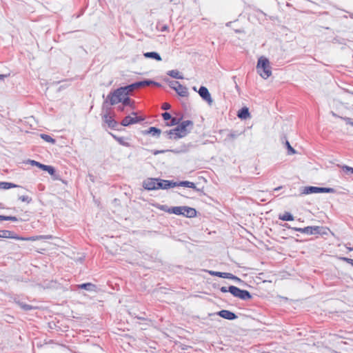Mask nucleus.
I'll return each instance as SVG.
<instances>
[{"instance_id": "6e6552de", "label": "nucleus", "mask_w": 353, "mask_h": 353, "mask_svg": "<svg viewBox=\"0 0 353 353\" xmlns=\"http://www.w3.org/2000/svg\"><path fill=\"white\" fill-rule=\"evenodd\" d=\"M199 96L202 98L203 100L207 102L209 105H212L213 103V99L211 97V94L208 90V88L205 86H201L199 90L197 91Z\"/></svg>"}, {"instance_id": "cd10ccee", "label": "nucleus", "mask_w": 353, "mask_h": 353, "mask_svg": "<svg viewBox=\"0 0 353 353\" xmlns=\"http://www.w3.org/2000/svg\"><path fill=\"white\" fill-rule=\"evenodd\" d=\"M147 133L151 134L154 137H159L161 133V130L156 127H150Z\"/></svg>"}, {"instance_id": "37998d69", "label": "nucleus", "mask_w": 353, "mask_h": 353, "mask_svg": "<svg viewBox=\"0 0 353 353\" xmlns=\"http://www.w3.org/2000/svg\"><path fill=\"white\" fill-rule=\"evenodd\" d=\"M18 219L16 216H5V220L4 221H17Z\"/></svg>"}, {"instance_id": "b1692460", "label": "nucleus", "mask_w": 353, "mask_h": 353, "mask_svg": "<svg viewBox=\"0 0 353 353\" xmlns=\"http://www.w3.org/2000/svg\"><path fill=\"white\" fill-rule=\"evenodd\" d=\"M108 98L109 99L111 105H115L122 101L121 99H118L117 97V96L114 94V92H110L108 94Z\"/></svg>"}, {"instance_id": "412c9836", "label": "nucleus", "mask_w": 353, "mask_h": 353, "mask_svg": "<svg viewBox=\"0 0 353 353\" xmlns=\"http://www.w3.org/2000/svg\"><path fill=\"white\" fill-rule=\"evenodd\" d=\"M120 145H123V146H125V147H129L130 146V143L126 142L125 140V138L124 137H117V135L114 134L112 132H110L109 133Z\"/></svg>"}, {"instance_id": "a18cd8bd", "label": "nucleus", "mask_w": 353, "mask_h": 353, "mask_svg": "<svg viewBox=\"0 0 353 353\" xmlns=\"http://www.w3.org/2000/svg\"><path fill=\"white\" fill-rule=\"evenodd\" d=\"M170 107H171L170 105L168 103H164L162 105V109L165 110H169L170 108Z\"/></svg>"}, {"instance_id": "ea45409f", "label": "nucleus", "mask_w": 353, "mask_h": 353, "mask_svg": "<svg viewBox=\"0 0 353 353\" xmlns=\"http://www.w3.org/2000/svg\"><path fill=\"white\" fill-rule=\"evenodd\" d=\"M24 239H23V241H28V240L36 241V240L43 239H46V238L43 236H31L29 238H24Z\"/></svg>"}, {"instance_id": "473e14b6", "label": "nucleus", "mask_w": 353, "mask_h": 353, "mask_svg": "<svg viewBox=\"0 0 353 353\" xmlns=\"http://www.w3.org/2000/svg\"><path fill=\"white\" fill-rule=\"evenodd\" d=\"M41 137L42 139H43L46 142L52 143H54L55 142V140L48 134H41Z\"/></svg>"}, {"instance_id": "4468645a", "label": "nucleus", "mask_w": 353, "mask_h": 353, "mask_svg": "<svg viewBox=\"0 0 353 353\" xmlns=\"http://www.w3.org/2000/svg\"><path fill=\"white\" fill-rule=\"evenodd\" d=\"M114 92V94L117 96V97L118 99H122V97L127 96L130 93V92L128 90V89L127 88V85L124 86V87H121L118 89L115 90Z\"/></svg>"}, {"instance_id": "5fc2aeb1", "label": "nucleus", "mask_w": 353, "mask_h": 353, "mask_svg": "<svg viewBox=\"0 0 353 353\" xmlns=\"http://www.w3.org/2000/svg\"><path fill=\"white\" fill-rule=\"evenodd\" d=\"M5 220V216L0 215V221H4Z\"/></svg>"}, {"instance_id": "7ed1b4c3", "label": "nucleus", "mask_w": 353, "mask_h": 353, "mask_svg": "<svg viewBox=\"0 0 353 353\" xmlns=\"http://www.w3.org/2000/svg\"><path fill=\"white\" fill-rule=\"evenodd\" d=\"M229 292H230L234 296L239 298L243 301H247L252 299L251 294L245 290H241L236 286H229Z\"/></svg>"}, {"instance_id": "2eb2a0df", "label": "nucleus", "mask_w": 353, "mask_h": 353, "mask_svg": "<svg viewBox=\"0 0 353 353\" xmlns=\"http://www.w3.org/2000/svg\"><path fill=\"white\" fill-rule=\"evenodd\" d=\"M182 215H183L184 216L188 217V218H192V217L196 216V211L193 208L183 206Z\"/></svg>"}, {"instance_id": "c756f323", "label": "nucleus", "mask_w": 353, "mask_h": 353, "mask_svg": "<svg viewBox=\"0 0 353 353\" xmlns=\"http://www.w3.org/2000/svg\"><path fill=\"white\" fill-rule=\"evenodd\" d=\"M16 187H17V185L14 183H12L0 182V188H1V189L8 190V189H10L12 188H16Z\"/></svg>"}, {"instance_id": "5701e85b", "label": "nucleus", "mask_w": 353, "mask_h": 353, "mask_svg": "<svg viewBox=\"0 0 353 353\" xmlns=\"http://www.w3.org/2000/svg\"><path fill=\"white\" fill-rule=\"evenodd\" d=\"M108 98L109 99L111 105H115L122 101L121 99H118L117 97V96L114 94V92H110L108 94Z\"/></svg>"}, {"instance_id": "79ce46f5", "label": "nucleus", "mask_w": 353, "mask_h": 353, "mask_svg": "<svg viewBox=\"0 0 353 353\" xmlns=\"http://www.w3.org/2000/svg\"><path fill=\"white\" fill-rule=\"evenodd\" d=\"M171 114L169 112H164L162 114V117L165 121H168L171 119Z\"/></svg>"}, {"instance_id": "f3484780", "label": "nucleus", "mask_w": 353, "mask_h": 353, "mask_svg": "<svg viewBox=\"0 0 353 353\" xmlns=\"http://www.w3.org/2000/svg\"><path fill=\"white\" fill-rule=\"evenodd\" d=\"M78 288L83 289L87 291L93 292L96 291L97 286L91 283H82L78 285Z\"/></svg>"}, {"instance_id": "f8f14e48", "label": "nucleus", "mask_w": 353, "mask_h": 353, "mask_svg": "<svg viewBox=\"0 0 353 353\" xmlns=\"http://www.w3.org/2000/svg\"><path fill=\"white\" fill-rule=\"evenodd\" d=\"M0 237L1 238H9V239H14L17 240H23V237H19L18 236H14V233L9 230H0Z\"/></svg>"}, {"instance_id": "6e6d98bb", "label": "nucleus", "mask_w": 353, "mask_h": 353, "mask_svg": "<svg viewBox=\"0 0 353 353\" xmlns=\"http://www.w3.org/2000/svg\"><path fill=\"white\" fill-rule=\"evenodd\" d=\"M346 248H347V249L349 251H353V248L348 247L347 245H346Z\"/></svg>"}, {"instance_id": "423d86ee", "label": "nucleus", "mask_w": 353, "mask_h": 353, "mask_svg": "<svg viewBox=\"0 0 353 353\" xmlns=\"http://www.w3.org/2000/svg\"><path fill=\"white\" fill-rule=\"evenodd\" d=\"M159 85V83H158L154 81L150 80V79H145L144 81L135 82L134 83L128 85H127V88L131 93L136 89H139L142 87L148 86V85Z\"/></svg>"}, {"instance_id": "a878e982", "label": "nucleus", "mask_w": 353, "mask_h": 353, "mask_svg": "<svg viewBox=\"0 0 353 353\" xmlns=\"http://www.w3.org/2000/svg\"><path fill=\"white\" fill-rule=\"evenodd\" d=\"M279 219L282 221H290L294 220V216L291 213L285 212L283 214H280Z\"/></svg>"}, {"instance_id": "4c0bfd02", "label": "nucleus", "mask_w": 353, "mask_h": 353, "mask_svg": "<svg viewBox=\"0 0 353 353\" xmlns=\"http://www.w3.org/2000/svg\"><path fill=\"white\" fill-rule=\"evenodd\" d=\"M29 163H30V165H35V166L41 168V170H42V167L44 166V164H42V163H39L38 161H36L34 160H29Z\"/></svg>"}, {"instance_id": "09e8293b", "label": "nucleus", "mask_w": 353, "mask_h": 353, "mask_svg": "<svg viewBox=\"0 0 353 353\" xmlns=\"http://www.w3.org/2000/svg\"><path fill=\"white\" fill-rule=\"evenodd\" d=\"M343 170L350 171L353 174V168L345 165L343 168Z\"/></svg>"}, {"instance_id": "49530a36", "label": "nucleus", "mask_w": 353, "mask_h": 353, "mask_svg": "<svg viewBox=\"0 0 353 353\" xmlns=\"http://www.w3.org/2000/svg\"><path fill=\"white\" fill-rule=\"evenodd\" d=\"M342 259L353 266V259L343 257Z\"/></svg>"}, {"instance_id": "052dcab7", "label": "nucleus", "mask_w": 353, "mask_h": 353, "mask_svg": "<svg viewBox=\"0 0 353 353\" xmlns=\"http://www.w3.org/2000/svg\"><path fill=\"white\" fill-rule=\"evenodd\" d=\"M332 115H333V116H334V117H336V114H335V113H334L333 112H332Z\"/></svg>"}, {"instance_id": "864d4df0", "label": "nucleus", "mask_w": 353, "mask_h": 353, "mask_svg": "<svg viewBox=\"0 0 353 353\" xmlns=\"http://www.w3.org/2000/svg\"><path fill=\"white\" fill-rule=\"evenodd\" d=\"M168 30V26H164L162 27L161 28V30L162 31H165V30Z\"/></svg>"}, {"instance_id": "4d7b16f0", "label": "nucleus", "mask_w": 353, "mask_h": 353, "mask_svg": "<svg viewBox=\"0 0 353 353\" xmlns=\"http://www.w3.org/2000/svg\"><path fill=\"white\" fill-rule=\"evenodd\" d=\"M119 110H120L121 111H123L124 110V107L123 106H119L118 107Z\"/></svg>"}, {"instance_id": "0eeeda50", "label": "nucleus", "mask_w": 353, "mask_h": 353, "mask_svg": "<svg viewBox=\"0 0 353 353\" xmlns=\"http://www.w3.org/2000/svg\"><path fill=\"white\" fill-rule=\"evenodd\" d=\"M132 116H126L121 122V124L123 126H128L132 124L139 123L142 121H143V119L142 117H137V113L135 112H132Z\"/></svg>"}, {"instance_id": "dca6fc26", "label": "nucleus", "mask_w": 353, "mask_h": 353, "mask_svg": "<svg viewBox=\"0 0 353 353\" xmlns=\"http://www.w3.org/2000/svg\"><path fill=\"white\" fill-rule=\"evenodd\" d=\"M175 91L179 96L183 97H186L189 94L188 88L185 86L181 85V83L180 85H178V87H176Z\"/></svg>"}, {"instance_id": "e433bc0d", "label": "nucleus", "mask_w": 353, "mask_h": 353, "mask_svg": "<svg viewBox=\"0 0 353 353\" xmlns=\"http://www.w3.org/2000/svg\"><path fill=\"white\" fill-rule=\"evenodd\" d=\"M285 145H286L287 148L288 150V154H295L296 153L295 150L290 145V144L288 142V141H286Z\"/></svg>"}, {"instance_id": "9d476101", "label": "nucleus", "mask_w": 353, "mask_h": 353, "mask_svg": "<svg viewBox=\"0 0 353 353\" xmlns=\"http://www.w3.org/2000/svg\"><path fill=\"white\" fill-rule=\"evenodd\" d=\"M157 185H158V190H167L171 188L176 187V182L159 179V183H157Z\"/></svg>"}, {"instance_id": "393cba45", "label": "nucleus", "mask_w": 353, "mask_h": 353, "mask_svg": "<svg viewBox=\"0 0 353 353\" xmlns=\"http://www.w3.org/2000/svg\"><path fill=\"white\" fill-rule=\"evenodd\" d=\"M167 74L176 79H183V77L181 74L179 70H172L167 72Z\"/></svg>"}, {"instance_id": "aec40b11", "label": "nucleus", "mask_w": 353, "mask_h": 353, "mask_svg": "<svg viewBox=\"0 0 353 353\" xmlns=\"http://www.w3.org/2000/svg\"><path fill=\"white\" fill-rule=\"evenodd\" d=\"M14 302L24 311H30L35 308V307H33L29 304H26L22 301H20L19 300L15 299Z\"/></svg>"}, {"instance_id": "bf43d9fd", "label": "nucleus", "mask_w": 353, "mask_h": 353, "mask_svg": "<svg viewBox=\"0 0 353 353\" xmlns=\"http://www.w3.org/2000/svg\"><path fill=\"white\" fill-rule=\"evenodd\" d=\"M192 89H193L194 91H197L196 88L195 86H194V87H193V88H192Z\"/></svg>"}, {"instance_id": "7c9ffc66", "label": "nucleus", "mask_w": 353, "mask_h": 353, "mask_svg": "<svg viewBox=\"0 0 353 353\" xmlns=\"http://www.w3.org/2000/svg\"><path fill=\"white\" fill-rule=\"evenodd\" d=\"M239 135H240V133H239L237 132H231L230 133H229L228 134L225 141H232V140L236 139Z\"/></svg>"}, {"instance_id": "a19ab883", "label": "nucleus", "mask_w": 353, "mask_h": 353, "mask_svg": "<svg viewBox=\"0 0 353 353\" xmlns=\"http://www.w3.org/2000/svg\"><path fill=\"white\" fill-rule=\"evenodd\" d=\"M19 199L23 202H27L28 203H29L32 201V199L30 197H29L28 196H24V195L19 196Z\"/></svg>"}, {"instance_id": "2f4dec72", "label": "nucleus", "mask_w": 353, "mask_h": 353, "mask_svg": "<svg viewBox=\"0 0 353 353\" xmlns=\"http://www.w3.org/2000/svg\"><path fill=\"white\" fill-rule=\"evenodd\" d=\"M42 170L48 172L52 176H54V175L55 174V170L51 165H44V166L42 167Z\"/></svg>"}, {"instance_id": "39448f33", "label": "nucleus", "mask_w": 353, "mask_h": 353, "mask_svg": "<svg viewBox=\"0 0 353 353\" xmlns=\"http://www.w3.org/2000/svg\"><path fill=\"white\" fill-rule=\"evenodd\" d=\"M285 226L288 228H290L294 231H298L303 234L312 235V234H319L321 233V230L322 227L320 226H307L303 228H292L289 226L287 223L285 224Z\"/></svg>"}, {"instance_id": "f704fd0d", "label": "nucleus", "mask_w": 353, "mask_h": 353, "mask_svg": "<svg viewBox=\"0 0 353 353\" xmlns=\"http://www.w3.org/2000/svg\"><path fill=\"white\" fill-rule=\"evenodd\" d=\"M157 208L162 211H164V212H168L170 214V208H169L168 205H160V204H157Z\"/></svg>"}, {"instance_id": "c03bdc74", "label": "nucleus", "mask_w": 353, "mask_h": 353, "mask_svg": "<svg viewBox=\"0 0 353 353\" xmlns=\"http://www.w3.org/2000/svg\"><path fill=\"white\" fill-rule=\"evenodd\" d=\"M343 119L346 122L347 124H349V125H351L353 126V121H352V119H350L349 117H345Z\"/></svg>"}, {"instance_id": "58836bf2", "label": "nucleus", "mask_w": 353, "mask_h": 353, "mask_svg": "<svg viewBox=\"0 0 353 353\" xmlns=\"http://www.w3.org/2000/svg\"><path fill=\"white\" fill-rule=\"evenodd\" d=\"M121 101L123 103V106L132 105L133 103V102H132L131 99L128 97L124 98Z\"/></svg>"}, {"instance_id": "f257e3e1", "label": "nucleus", "mask_w": 353, "mask_h": 353, "mask_svg": "<svg viewBox=\"0 0 353 353\" xmlns=\"http://www.w3.org/2000/svg\"><path fill=\"white\" fill-rule=\"evenodd\" d=\"M193 126V122L189 120L183 121L179 123L177 126L170 130L165 131L164 134L168 139H177L185 137Z\"/></svg>"}, {"instance_id": "20e7f679", "label": "nucleus", "mask_w": 353, "mask_h": 353, "mask_svg": "<svg viewBox=\"0 0 353 353\" xmlns=\"http://www.w3.org/2000/svg\"><path fill=\"white\" fill-rule=\"evenodd\" d=\"M336 190L332 188H321L315 186L304 187L301 193L303 194H310L314 193H334Z\"/></svg>"}, {"instance_id": "a211bd4d", "label": "nucleus", "mask_w": 353, "mask_h": 353, "mask_svg": "<svg viewBox=\"0 0 353 353\" xmlns=\"http://www.w3.org/2000/svg\"><path fill=\"white\" fill-rule=\"evenodd\" d=\"M176 186H183V187L190 188L194 189L196 191L199 190V189H198L196 188V185L193 182H190L188 181H180L179 183L176 182Z\"/></svg>"}, {"instance_id": "9b49d317", "label": "nucleus", "mask_w": 353, "mask_h": 353, "mask_svg": "<svg viewBox=\"0 0 353 353\" xmlns=\"http://www.w3.org/2000/svg\"><path fill=\"white\" fill-rule=\"evenodd\" d=\"M217 314L221 317L228 320H234L237 316L232 312L226 310H222L217 312Z\"/></svg>"}, {"instance_id": "3c124183", "label": "nucleus", "mask_w": 353, "mask_h": 353, "mask_svg": "<svg viewBox=\"0 0 353 353\" xmlns=\"http://www.w3.org/2000/svg\"><path fill=\"white\" fill-rule=\"evenodd\" d=\"M165 150H154L153 151V154L157 155L161 153H164Z\"/></svg>"}, {"instance_id": "bb28decb", "label": "nucleus", "mask_w": 353, "mask_h": 353, "mask_svg": "<svg viewBox=\"0 0 353 353\" xmlns=\"http://www.w3.org/2000/svg\"><path fill=\"white\" fill-rule=\"evenodd\" d=\"M209 274L212 276H216L221 278L228 279L230 278L228 275L230 273L228 272H215V271H209Z\"/></svg>"}, {"instance_id": "8fccbe9b", "label": "nucleus", "mask_w": 353, "mask_h": 353, "mask_svg": "<svg viewBox=\"0 0 353 353\" xmlns=\"http://www.w3.org/2000/svg\"><path fill=\"white\" fill-rule=\"evenodd\" d=\"M220 290H221L222 292H224V293H225V292H229V287H228V288H227V287H225V286H223V287H221V288H220Z\"/></svg>"}, {"instance_id": "c9c22d12", "label": "nucleus", "mask_w": 353, "mask_h": 353, "mask_svg": "<svg viewBox=\"0 0 353 353\" xmlns=\"http://www.w3.org/2000/svg\"><path fill=\"white\" fill-rule=\"evenodd\" d=\"M168 82L169 86L174 90H176V87H178V85H180V83L176 81H169Z\"/></svg>"}, {"instance_id": "1a4fd4ad", "label": "nucleus", "mask_w": 353, "mask_h": 353, "mask_svg": "<svg viewBox=\"0 0 353 353\" xmlns=\"http://www.w3.org/2000/svg\"><path fill=\"white\" fill-rule=\"evenodd\" d=\"M159 179H148L143 183V187L148 190H158Z\"/></svg>"}, {"instance_id": "603ef678", "label": "nucleus", "mask_w": 353, "mask_h": 353, "mask_svg": "<svg viewBox=\"0 0 353 353\" xmlns=\"http://www.w3.org/2000/svg\"><path fill=\"white\" fill-rule=\"evenodd\" d=\"M6 77H7L6 74H0V80H3Z\"/></svg>"}, {"instance_id": "13d9d810", "label": "nucleus", "mask_w": 353, "mask_h": 353, "mask_svg": "<svg viewBox=\"0 0 353 353\" xmlns=\"http://www.w3.org/2000/svg\"><path fill=\"white\" fill-rule=\"evenodd\" d=\"M281 188V187H278L274 189V191H278Z\"/></svg>"}, {"instance_id": "c85d7f7f", "label": "nucleus", "mask_w": 353, "mask_h": 353, "mask_svg": "<svg viewBox=\"0 0 353 353\" xmlns=\"http://www.w3.org/2000/svg\"><path fill=\"white\" fill-rule=\"evenodd\" d=\"M183 206H176L170 208V214H174L176 215L183 214Z\"/></svg>"}, {"instance_id": "ddd939ff", "label": "nucleus", "mask_w": 353, "mask_h": 353, "mask_svg": "<svg viewBox=\"0 0 353 353\" xmlns=\"http://www.w3.org/2000/svg\"><path fill=\"white\" fill-rule=\"evenodd\" d=\"M103 120L110 128H114L117 125V122L108 114L103 116Z\"/></svg>"}, {"instance_id": "6ab92c4d", "label": "nucleus", "mask_w": 353, "mask_h": 353, "mask_svg": "<svg viewBox=\"0 0 353 353\" xmlns=\"http://www.w3.org/2000/svg\"><path fill=\"white\" fill-rule=\"evenodd\" d=\"M237 116L241 119H245L250 117L249 110L247 107H243L238 112Z\"/></svg>"}, {"instance_id": "72a5a7b5", "label": "nucleus", "mask_w": 353, "mask_h": 353, "mask_svg": "<svg viewBox=\"0 0 353 353\" xmlns=\"http://www.w3.org/2000/svg\"><path fill=\"white\" fill-rule=\"evenodd\" d=\"M170 120V123H167V125H168V126L176 125L180 122V119L176 118V117H171V119Z\"/></svg>"}, {"instance_id": "f03ea898", "label": "nucleus", "mask_w": 353, "mask_h": 353, "mask_svg": "<svg viewBox=\"0 0 353 353\" xmlns=\"http://www.w3.org/2000/svg\"><path fill=\"white\" fill-rule=\"evenodd\" d=\"M257 72L264 79H267L272 75L271 67L269 60L264 57H261L256 65Z\"/></svg>"}, {"instance_id": "4be33fe9", "label": "nucleus", "mask_w": 353, "mask_h": 353, "mask_svg": "<svg viewBox=\"0 0 353 353\" xmlns=\"http://www.w3.org/2000/svg\"><path fill=\"white\" fill-rule=\"evenodd\" d=\"M144 57L145 58H150V59H154L157 61H161V56L159 55V53L156 52H145L144 53Z\"/></svg>"}, {"instance_id": "de8ad7c7", "label": "nucleus", "mask_w": 353, "mask_h": 353, "mask_svg": "<svg viewBox=\"0 0 353 353\" xmlns=\"http://www.w3.org/2000/svg\"><path fill=\"white\" fill-rule=\"evenodd\" d=\"M230 276V278H228L229 279H232V280H235V281H240V279H239L237 276L233 275L232 274L230 273V275H228Z\"/></svg>"}]
</instances>
